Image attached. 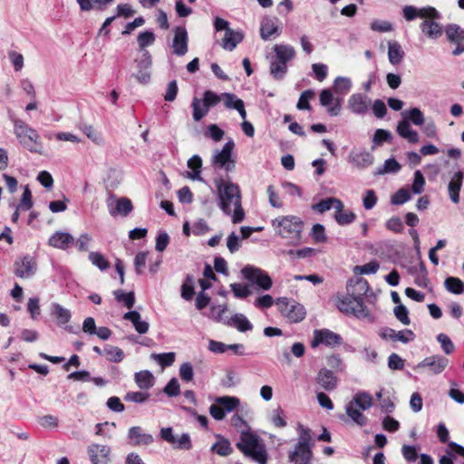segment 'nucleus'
<instances>
[{
	"label": "nucleus",
	"mask_w": 464,
	"mask_h": 464,
	"mask_svg": "<svg viewBox=\"0 0 464 464\" xmlns=\"http://www.w3.org/2000/svg\"><path fill=\"white\" fill-rule=\"evenodd\" d=\"M213 182L217 190L219 208L224 214L231 216L234 224L242 222L245 218V211L238 185L222 177L215 178Z\"/></svg>",
	"instance_id": "f257e3e1"
},
{
	"label": "nucleus",
	"mask_w": 464,
	"mask_h": 464,
	"mask_svg": "<svg viewBox=\"0 0 464 464\" xmlns=\"http://www.w3.org/2000/svg\"><path fill=\"white\" fill-rule=\"evenodd\" d=\"M272 227L277 235L296 245L301 239L304 224L296 216H283L273 219Z\"/></svg>",
	"instance_id": "f03ea898"
},
{
	"label": "nucleus",
	"mask_w": 464,
	"mask_h": 464,
	"mask_svg": "<svg viewBox=\"0 0 464 464\" xmlns=\"http://www.w3.org/2000/svg\"><path fill=\"white\" fill-rule=\"evenodd\" d=\"M14 133L20 144L31 152L43 154V145L37 131L24 121L14 119Z\"/></svg>",
	"instance_id": "7ed1b4c3"
},
{
	"label": "nucleus",
	"mask_w": 464,
	"mask_h": 464,
	"mask_svg": "<svg viewBox=\"0 0 464 464\" xmlns=\"http://www.w3.org/2000/svg\"><path fill=\"white\" fill-rule=\"evenodd\" d=\"M336 306L343 314H353L356 318L368 323L374 322V317L360 297H354L348 293L346 295L337 296Z\"/></svg>",
	"instance_id": "20e7f679"
},
{
	"label": "nucleus",
	"mask_w": 464,
	"mask_h": 464,
	"mask_svg": "<svg viewBox=\"0 0 464 464\" xmlns=\"http://www.w3.org/2000/svg\"><path fill=\"white\" fill-rule=\"evenodd\" d=\"M237 447L245 456L251 458L259 464H266L267 454L266 448L255 434L246 431L242 432Z\"/></svg>",
	"instance_id": "39448f33"
},
{
	"label": "nucleus",
	"mask_w": 464,
	"mask_h": 464,
	"mask_svg": "<svg viewBox=\"0 0 464 464\" xmlns=\"http://www.w3.org/2000/svg\"><path fill=\"white\" fill-rule=\"evenodd\" d=\"M373 405L372 395L366 392H358L345 407L347 416L357 425L365 426L368 419L362 411L369 410Z\"/></svg>",
	"instance_id": "423d86ee"
},
{
	"label": "nucleus",
	"mask_w": 464,
	"mask_h": 464,
	"mask_svg": "<svg viewBox=\"0 0 464 464\" xmlns=\"http://www.w3.org/2000/svg\"><path fill=\"white\" fill-rule=\"evenodd\" d=\"M299 438L295 450L289 454V460L295 464H308L312 459V434L307 428L299 426Z\"/></svg>",
	"instance_id": "0eeeda50"
},
{
	"label": "nucleus",
	"mask_w": 464,
	"mask_h": 464,
	"mask_svg": "<svg viewBox=\"0 0 464 464\" xmlns=\"http://www.w3.org/2000/svg\"><path fill=\"white\" fill-rule=\"evenodd\" d=\"M278 311L292 323H299L305 317L306 311L301 304L287 297H280L276 301Z\"/></svg>",
	"instance_id": "6e6552de"
},
{
	"label": "nucleus",
	"mask_w": 464,
	"mask_h": 464,
	"mask_svg": "<svg viewBox=\"0 0 464 464\" xmlns=\"http://www.w3.org/2000/svg\"><path fill=\"white\" fill-rule=\"evenodd\" d=\"M241 274L246 280L256 285L262 290L267 291L273 285V281L269 275L254 266L246 265L242 268Z\"/></svg>",
	"instance_id": "1a4fd4ad"
},
{
	"label": "nucleus",
	"mask_w": 464,
	"mask_h": 464,
	"mask_svg": "<svg viewBox=\"0 0 464 464\" xmlns=\"http://www.w3.org/2000/svg\"><path fill=\"white\" fill-rule=\"evenodd\" d=\"M235 147L233 140H228L221 150H216L211 163L215 168L224 169L227 172H231L235 169V160L232 159V150Z\"/></svg>",
	"instance_id": "9d476101"
},
{
	"label": "nucleus",
	"mask_w": 464,
	"mask_h": 464,
	"mask_svg": "<svg viewBox=\"0 0 464 464\" xmlns=\"http://www.w3.org/2000/svg\"><path fill=\"white\" fill-rule=\"evenodd\" d=\"M136 62L138 71L137 72L132 73L131 77H134L136 81L140 84H148L151 79V55L148 51L145 50L142 53L141 58Z\"/></svg>",
	"instance_id": "9b49d317"
},
{
	"label": "nucleus",
	"mask_w": 464,
	"mask_h": 464,
	"mask_svg": "<svg viewBox=\"0 0 464 464\" xmlns=\"http://www.w3.org/2000/svg\"><path fill=\"white\" fill-rule=\"evenodd\" d=\"M343 338L340 334H335L328 329H321L314 331V337L311 342V346L315 348L320 344H324L329 347H334L342 344Z\"/></svg>",
	"instance_id": "f8f14e48"
},
{
	"label": "nucleus",
	"mask_w": 464,
	"mask_h": 464,
	"mask_svg": "<svg viewBox=\"0 0 464 464\" xmlns=\"http://www.w3.org/2000/svg\"><path fill=\"white\" fill-rule=\"evenodd\" d=\"M160 438L171 444L176 450H188L192 447L188 434L183 433L179 437H177L173 434V430L170 427L162 428L160 430Z\"/></svg>",
	"instance_id": "ddd939ff"
},
{
	"label": "nucleus",
	"mask_w": 464,
	"mask_h": 464,
	"mask_svg": "<svg viewBox=\"0 0 464 464\" xmlns=\"http://www.w3.org/2000/svg\"><path fill=\"white\" fill-rule=\"evenodd\" d=\"M37 269L34 258L31 256H25L17 259L14 264V273L17 277L26 279L32 277Z\"/></svg>",
	"instance_id": "4468645a"
},
{
	"label": "nucleus",
	"mask_w": 464,
	"mask_h": 464,
	"mask_svg": "<svg viewBox=\"0 0 464 464\" xmlns=\"http://www.w3.org/2000/svg\"><path fill=\"white\" fill-rule=\"evenodd\" d=\"M372 100L363 93H353L347 101V108L357 115L366 114L371 107Z\"/></svg>",
	"instance_id": "2eb2a0df"
},
{
	"label": "nucleus",
	"mask_w": 464,
	"mask_h": 464,
	"mask_svg": "<svg viewBox=\"0 0 464 464\" xmlns=\"http://www.w3.org/2000/svg\"><path fill=\"white\" fill-rule=\"evenodd\" d=\"M403 17L407 21H412L417 17L420 18H440V13L432 6L416 8L412 5H406L402 9Z\"/></svg>",
	"instance_id": "dca6fc26"
},
{
	"label": "nucleus",
	"mask_w": 464,
	"mask_h": 464,
	"mask_svg": "<svg viewBox=\"0 0 464 464\" xmlns=\"http://www.w3.org/2000/svg\"><path fill=\"white\" fill-rule=\"evenodd\" d=\"M449 363V360L441 355H431L426 357L416 366L417 369L429 368L432 374L442 372Z\"/></svg>",
	"instance_id": "f3484780"
},
{
	"label": "nucleus",
	"mask_w": 464,
	"mask_h": 464,
	"mask_svg": "<svg viewBox=\"0 0 464 464\" xmlns=\"http://www.w3.org/2000/svg\"><path fill=\"white\" fill-rule=\"evenodd\" d=\"M107 205L109 208V212L111 216H116L118 214L126 217L132 211V203L127 198H121L119 199H114V197H111L107 200Z\"/></svg>",
	"instance_id": "a211bd4d"
},
{
	"label": "nucleus",
	"mask_w": 464,
	"mask_h": 464,
	"mask_svg": "<svg viewBox=\"0 0 464 464\" xmlns=\"http://www.w3.org/2000/svg\"><path fill=\"white\" fill-rule=\"evenodd\" d=\"M315 382L323 390L332 392L336 389L338 379L331 370L322 368L315 377Z\"/></svg>",
	"instance_id": "6ab92c4d"
},
{
	"label": "nucleus",
	"mask_w": 464,
	"mask_h": 464,
	"mask_svg": "<svg viewBox=\"0 0 464 464\" xmlns=\"http://www.w3.org/2000/svg\"><path fill=\"white\" fill-rule=\"evenodd\" d=\"M188 32L185 27H177L172 43L173 53L178 56H183L188 53Z\"/></svg>",
	"instance_id": "aec40b11"
},
{
	"label": "nucleus",
	"mask_w": 464,
	"mask_h": 464,
	"mask_svg": "<svg viewBox=\"0 0 464 464\" xmlns=\"http://www.w3.org/2000/svg\"><path fill=\"white\" fill-rule=\"evenodd\" d=\"M110 448L105 445L92 444L88 448V455L92 464H108Z\"/></svg>",
	"instance_id": "412c9836"
},
{
	"label": "nucleus",
	"mask_w": 464,
	"mask_h": 464,
	"mask_svg": "<svg viewBox=\"0 0 464 464\" xmlns=\"http://www.w3.org/2000/svg\"><path fill=\"white\" fill-rule=\"evenodd\" d=\"M221 99L225 108L237 111L241 119L246 120V111L245 109V102L243 100L239 99L236 94L230 92H223Z\"/></svg>",
	"instance_id": "4be33fe9"
},
{
	"label": "nucleus",
	"mask_w": 464,
	"mask_h": 464,
	"mask_svg": "<svg viewBox=\"0 0 464 464\" xmlns=\"http://www.w3.org/2000/svg\"><path fill=\"white\" fill-rule=\"evenodd\" d=\"M320 103L327 107V112L331 116H337L341 112V102L338 99L334 100L330 90H323L320 93Z\"/></svg>",
	"instance_id": "5701e85b"
},
{
	"label": "nucleus",
	"mask_w": 464,
	"mask_h": 464,
	"mask_svg": "<svg viewBox=\"0 0 464 464\" xmlns=\"http://www.w3.org/2000/svg\"><path fill=\"white\" fill-rule=\"evenodd\" d=\"M420 23V29L429 39H438L442 35V25L436 22L437 18H424Z\"/></svg>",
	"instance_id": "b1692460"
},
{
	"label": "nucleus",
	"mask_w": 464,
	"mask_h": 464,
	"mask_svg": "<svg viewBox=\"0 0 464 464\" xmlns=\"http://www.w3.org/2000/svg\"><path fill=\"white\" fill-rule=\"evenodd\" d=\"M128 438L134 446H148L153 443L154 438L151 434L143 432L140 426L131 427L128 431Z\"/></svg>",
	"instance_id": "393cba45"
},
{
	"label": "nucleus",
	"mask_w": 464,
	"mask_h": 464,
	"mask_svg": "<svg viewBox=\"0 0 464 464\" xmlns=\"http://www.w3.org/2000/svg\"><path fill=\"white\" fill-rule=\"evenodd\" d=\"M349 161L359 169H367L374 162V156L366 150L353 151L349 155Z\"/></svg>",
	"instance_id": "a878e982"
},
{
	"label": "nucleus",
	"mask_w": 464,
	"mask_h": 464,
	"mask_svg": "<svg viewBox=\"0 0 464 464\" xmlns=\"http://www.w3.org/2000/svg\"><path fill=\"white\" fill-rule=\"evenodd\" d=\"M381 337L383 339H391L392 341H400L403 343H407L410 341L414 339V334L411 330H403L396 332L392 328H383L380 334Z\"/></svg>",
	"instance_id": "bb28decb"
},
{
	"label": "nucleus",
	"mask_w": 464,
	"mask_h": 464,
	"mask_svg": "<svg viewBox=\"0 0 464 464\" xmlns=\"http://www.w3.org/2000/svg\"><path fill=\"white\" fill-rule=\"evenodd\" d=\"M224 324L237 328L239 332L251 331L253 329L252 324L243 314H235L231 317L224 321Z\"/></svg>",
	"instance_id": "cd10ccee"
},
{
	"label": "nucleus",
	"mask_w": 464,
	"mask_h": 464,
	"mask_svg": "<svg viewBox=\"0 0 464 464\" xmlns=\"http://www.w3.org/2000/svg\"><path fill=\"white\" fill-rule=\"evenodd\" d=\"M244 35L239 31L227 29L221 41V46L227 51H233L242 42Z\"/></svg>",
	"instance_id": "c85d7f7f"
},
{
	"label": "nucleus",
	"mask_w": 464,
	"mask_h": 464,
	"mask_svg": "<svg viewBox=\"0 0 464 464\" xmlns=\"http://www.w3.org/2000/svg\"><path fill=\"white\" fill-rule=\"evenodd\" d=\"M274 34H279V28L276 18L265 17L261 22L260 36L263 40H269Z\"/></svg>",
	"instance_id": "c756f323"
},
{
	"label": "nucleus",
	"mask_w": 464,
	"mask_h": 464,
	"mask_svg": "<svg viewBox=\"0 0 464 464\" xmlns=\"http://www.w3.org/2000/svg\"><path fill=\"white\" fill-rule=\"evenodd\" d=\"M73 242V237L65 232H55L49 238V245L60 249H67Z\"/></svg>",
	"instance_id": "7c9ffc66"
},
{
	"label": "nucleus",
	"mask_w": 464,
	"mask_h": 464,
	"mask_svg": "<svg viewBox=\"0 0 464 464\" xmlns=\"http://www.w3.org/2000/svg\"><path fill=\"white\" fill-rule=\"evenodd\" d=\"M273 51L275 53L274 57L285 63H288L295 56V48L289 44H275Z\"/></svg>",
	"instance_id": "2f4dec72"
},
{
	"label": "nucleus",
	"mask_w": 464,
	"mask_h": 464,
	"mask_svg": "<svg viewBox=\"0 0 464 464\" xmlns=\"http://www.w3.org/2000/svg\"><path fill=\"white\" fill-rule=\"evenodd\" d=\"M123 319L131 322L135 330L140 334H146L149 331V323L142 321L140 313L137 311H130L125 313Z\"/></svg>",
	"instance_id": "473e14b6"
},
{
	"label": "nucleus",
	"mask_w": 464,
	"mask_h": 464,
	"mask_svg": "<svg viewBox=\"0 0 464 464\" xmlns=\"http://www.w3.org/2000/svg\"><path fill=\"white\" fill-rule=\"evenodd\" d=\"M370 287L368 282L364 279H357L354 283L352 281L347 284L346 290L350 295L354 297H360L362 299V296L366 295L369 291Z\"/></svg>",
	"instance_id": "72a5a7b5"
},
{
	"label": "nucleus",
	"mask_w": 464,
	"mask_h": 464,
	"mask_svg": "<svg viewBox=\"0 0 464 464\" xmlns=\"http://www.w3.org/2000/svg\"><path fill=\"white\" fill-rule=\"evenodd\" d=\"M463 180V173L461 171H457L452 177L451 180L449 183L448 190L450 199L454 203H458L459 200V190L462 186Z\"/></svg>",
	"instance_id": "f704fd0d"
},
{
	"label": "nucleus",
	"mask_w": 464,
	"mask_h": 464,
	"mask_svg": "<svg viewBox=\"0 0 464 464\" xmlns=\"http://www.w3.org/2000/svg\"><path fill=\"white\" fill-rule=\"evenodd\" d=\"M287 63L279 62L278 59L275 58L274 56L270 58L269 72L275 80H283L287 73Z\"/></svg>",
	"instance_id": "c9c22d12"
},
{
	"label": "nucleus",
	"mask_w": 464,
	"mask_h": 464,
	"mask_svg": "<svg viewBox=\"0 0 464 464\" xmlns=\"http://www.w3.org/2000/svg\"><path fill=\"white\" fill-rule=\"evenodd\" d=\"M51 313L55 317L58 325L67 324L72 317L70 310L57 303L51 304Z\"/></svg>",
	"instance_id": "e433bc0d"
},
{
	"label": "nucleus",
	"mask_w": 464,
	"mask_h": 464,
	"mask_svg": "<svg viewBox=\"0 0 464 464\" xmlns=\"http://www.w3.org/2000/svg\"><path fill=\"white\" fill-rule=\"evenodd\" d=\"M397 132L400 136L407 139L411 143H416L419 141V135L417 131L411 128L409 121L406 120H403L398 123Z\"/></svg>",
	"instance_id": "4c0bfd02"
},
{
	"label": "nucleus",
	"mask_w": 464,
	"mask_h": 464,
	"mask_svg": "<svg viewBox=\"0 0 464 464\" xmlns=\"http://www.w3.org/2000/svg\"><path fill=\"white\" fill-rule=\"evenodd\" d=\"M334 208L335 210L343 209V202L336 198H327L322 199L313 206V208L320 213H324Z\"/></svg>",
	"instance_id": "58836bf2"
},
{
	"label": "nucleus",
	"mask_w": 464,
	"mask_h": 464,
	"mask_svg": "<svg viewBox=\"0 0 464 464\" xmlns=\"http://www.w3.org/2000/svg\"><path fill=\"white\" fill-rule=\"evenodd\" d=\"M404 57V52L398 42L388 43V58L389 62L393 64H399Z\"/></svg>",
	"instance_id": "ea45409f"
},
{
	"label": "nucleus",
	"mask_w": 464,
	"mask_h": 464,
	"mask_svg": "<svg viewBox=\"0 0 464 464\" xmlns=\"http://www.w3.org/2000/svg\"><path fill=\"white\" fill-rule=\"evenodd\" d=\"M445 34L449 42L455 44L464 42V29L456 24H450L445 27Z\"/></svg>",
	"instance_id": "a19ab883"
},
{
	"label": "nucleus",
	"mask_w": 464,
	"mask_h": 464,
	"mask_svg": "<svg viewBox=\"0 0 464 464\" xmlns=\"http://www.w3.org/2000/svg\"><path fill=\"white\" fill-rule=\"evenodd\" d=\"M136 384L141 390H149L154 385V376L150 371H140L134 375Z\"/></svg>",
	"instance_id": "79ce46f5"
},
{
	"label": "nucleus",
	"mask_w": 464,
	"mask_h": 464,
	"mask_svg": "<svg viewBox=\"0 0 464 464\" xmlns=\"http://www.w3.org/2000/svg\"><path fill=\"white\" fill-rule=\"evenodd\" d=\"M103 353L107 360L112 362H120L124 359V352L117 346L106 344L103 347Z\"/></svg>",
	"instance_id": "37998d69"
},
{
	"label": "nucleus",
	"mask_w": 464,
	"mask_h": 464,
	"mask_svg": "<svg viewBox=\"0 0 464 464\" xmlns=\"http://www.w3.org/2000/svg\"><path fill=\"white\" fill-rule=\"evenodd\" d=\"M188 167L192 170V173L188 174L190 179L194 180L202 179L200 177L202 160L198 155H194L188 160Z\"/></svg>",
	"instance_id": "c03bdc74"
},
{
	"label": "nucleus",
	"mask_w": 464,
	"mask_h": 464,
	"mask_svg": "<svg viewBox=\"0 0 464 464\" xmlns=\"http://www.w3.org/2000/svg\"><path fill=\"white\" fill-rule=\"evenodd\" d=\"M444 286L447 291L454 295H460L464 293V283L458 277H447L444 281Z\"/></svg>",
	"instance_id": "a18cd8bd"
},
{
	"label": "nucleus",
	"mask_w": 464,
	"mask_h": 464,
	"mask_svg": "<svg viewBox=\"0 0 464 464\" xmlns=\"http://www.w3.org/2000/svg\"><path fill=\"white\" fill-rule=\"evenodd\" d=\"M216 402L218 403L225 413L233 411L240 403V401L237 397L222 396L216 399Z\"/></svg>",
	"instance_id": "49530a36"
},
{
	"label": "nucleus",
	"mask_w": 464,
	"mask_h": 464,
	"mask_svg": "<svg viewBox=\"0 0 464 464\" xmlns=\"http://www.w3.org/2000/svg\"><path fill=\"white\" fill-rule=\"evenodd\" d=\"M191 106L193 108V120L195 121H199L209 111V109L202 102V100L197 97L193 99Z\"/></svg>",
	"instance_id": "de8ad7c7"
},
{
	"label": "nucleus",
	"mask_w": 464,
	"mask_h": 464,
	"mask_svg": "<svg viewBox=\"0 0 464 464\" xmlns=\"http://www.w3.org/2000/svg\"><path fill=\"white\" fill-rule=\"evenodd\" d=\"M400 163L395 159H389L385 160L382 167L378 168L374 171L375 176L384 175L387 173H396L401 169Z\"/></svg>",
	"instance_id": "09e8293b"
},
{
	"label": "nucleus",
	"mask_w": 464,
	"mask_h": 464,
	"mask_svg": "<svg viewBox=\"0 0 464 464\" xmlns=\"http://www.w3.org/2000/svg\"><path fill=\"white\" fill-rule=\"evenodd\" d=\"M115 299L121 302L128 309H131L135 303V296L133 292L124 293L122 290H115L113 292Z\"/></svg>",
	"instance_id": "8fccbe9b"
},
{
	"label": "nucleus",
	"mask_w": 464,
	"mask_h": 464,
	"mask_svg": "<svg viewBox=\"0 0 464 464\" xmlns=\"http://www.w3.org/2000/svg\"><path fill=\"white\" fill-rule=\"evenodd\" d=\"M151 358L164 368L173 364L175 361V353H152Z\"/></svg>",
	"instance_id": "3c124183"
},
{
	"label": "nucleus",
	"mask_w": 464,
	"mask_h": 464,
	"mask_svg": "<svg viewBox=\"0 0 464 464\" xmlns=\"http://www.w3.org/2000/svg\"><path fill=\"white\" fill-rule=\"evenodd\" d=\"M402 115L417 126H420L425 122L424 115L419 108H412L408 111H404Z\"/></svg>",
	"instance_id": "603ef678"
},
{
	"label": "nucleus",
	"mask_w": 464,
	"mask_h": 464,
	"mask_svg": "<svg viewBox=\"0 0 464 464\" xmlns=\"http://www.w3.org/2000/svg\"><path fill=\"white\" fill-rule=\"evenodd\" d=\"M352 88V81L347 77L339 76L334 80V92L340 94L346 93Z\"/></svg>",
	"instance_id": "864d4df0"
},
{
	"label": "nucleus",
	"mask_w": 464,
	"mask_h": 464,
	"mask_svg": "<svg viewBox=\"0 0 464 464\" xmlns=\"http://www.w3.org/2000/svg\"><path fill=\"white\" fill-rule=\"evenodd\" d=\"M89 260L101 270H106L110 267V263L106 260L104 256L99 252H91L89 254Z\"/></svg>",
	"instance_id": "5fc2aeb1"
},
{
	"label": "nucleus",
	"mask_w": 464,
	"mask_h": 464,
	"mask_svg": "<svg viewBox=\"0 0 464 464\" xmlns=\"http://www.w3.org/2000/svg\"><path fill=\"white\" fill-rule=\"evenodd\" d=\"M211 450L220 456H228L232 453L233 450L227 440L222 439L216 442Z\"/></svg>",
	"instance_id": "6e6d98bb"
},
{
	"label": "nucleus",
	"mask_w": 464,
	"mask_h": 464,
	"mask_svg": "<svg viewBox=\"0 0 464 464\" xmlns=\"http://www.w3.org/2000/svg\"><path fill=\"white\" fill-rule=\"evenodd\" d=\"M343 210H335L334 218L336 222L341 226L353 223L355 220V214L352 211L343 212Z\"/></svg>",
	"instance_id": "4d7b16f0"
},
{
	"label": "nucleus",
	"mask_w": 464,
	"mask_h": 464,
	"mask_svg": "<svg viewBox=\"0 0 464 464\" xmlns=\"http://www.w3.org/2000/svg\"><path fill=\"white\" fill-rule=\"evenodd\" d=\"M222 93L217 94L212 91H206L203 94L202 102L209 109L222 102Z\"/></svg>",
	"instance_id": "13d9d810"
},
{
	"label": "nucleus",
	"mask_w": 464,
	"mask_h": 464,
	"mask_svg": "<svg viewBox=\"0 0 464 464\" xmlns=\"http://www.w3.org/2000/svg\"><path fill=\"white\" fill-rule=\"evenodd\" d=\"M230 288L237 298H246L251 295V290L247 285L233 283L230 285Z\"/></svg>",
	"instance_id": "bf43d9fd"
},
{
	"label": "nucleus",
	"mask_w": 464,
	"mask_h": 464,
	"mask_svg": "<svg viewBox=\"0 0 464 464\" xmlns=\"http://www.w3.org/2000/svg\"><path fill=\"white\" fill-rule=\"evenodd\" d=\"M393 313L395 317L404 325H409L411 320L409 318V311L404 304H399L394 307Z\"/></svg>",
	"instance_id": "052dcab7"
},
{
	"label": "nucleus",
	"mask_w": 464,
	"mask_h": 464,
	"mask_svg": "<svg viewBox=\"0 0 464 464\" xmlns=\"http://www.w3.org/2000/svg\"><path fill=\"white\" fill-rule=\"evenodd\" d=\"M380 265L377 261H371L362 266H356L354 271L362 275L375 274L379 270Z\"/></svg>",
	"instance_id": "680f3d73"
},
{
	"label": "nucleus",
	"mask_w": 464,
	"mask_h": 464,
	"mask_svg": "<svg viewBox=\"0 0 464 464\" xmlns=\"http://www.w3.org/2000/svg\"><path fill=\"white\" fill-rule=\"evenodd\" d=\"M137 41L140 48L143 50L145 47L153 44L155 34L150 31L142 32L138 35Z\"/></svg>",
	"instance_id": "e2e57ef3"
},
{
	"label": "nucleus",
	"mask_w": 464,
	"mask_h": 464,
	"mask_svg": "<svg viewBox=\"0 0 464 464\" xmlns=\"http://www.w3.org/2000/svg\"><path fill=\"white\" fill-rule=\"evenodd\" d=\"M150 397V394L148 392H129L124 396V400L126 401H131L135 403H143L145 402Z\"/></svg>",
	"instance_id": "0e129e2a"
},
{
	"label": "nucleus",
	"mask_w": 464,
	"mask_h": 464,
	"mask_svg": "<svg viewBox=\"0 0 464 464\" xmlns=\"http://www.w3.org/2000/svg\"><path fill=\"white\" fill-rule=\"evenodd\" d=\"M424 186H425V179H424L422 173L420 172V170H416L414 172V179H413V183L411 185L412 192L415 194H420L424 189Z\"/></svg>",
	"instance_id": "69168bd1"
},
{
	"label": "nucleus",
	"mask_w": 464,
	"mask_h": 464,
	"mask_svg": "<svg viewBox=\"0 0 464 464\" xmlns=\"http://www.w3.org/2000/svg\"><path fill=\"white\" fill-rule=\"evenodd\" d=\"M411 198L410 191L407 188H400L392 197V203L393 205H402Z\"/></svg>",
	"instance_id": "338daca9"
},
{
	"label": "nucleus",
	"mask_w": 464,
	"mask_h": 464,
	"mask_svg": "<svg viewBox=\"0 0 464 464\" xmlns=\"http://www.w3.org/2000/svg\"><path fill=\"white\" fill-rule=\"evenodd\" d=\"M374 32L387 33L393 30L392 24L388 21L373 20L370 25Z\"/></svg>",
	"instance_id": "774afa93"
}]
</instances>
